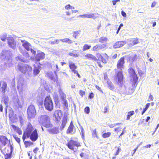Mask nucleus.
<instances>
[{
  "instance_id": "nucleus-1",
  "label": "nucleus",
  "mask_w": 159,
  "mask_h": 159,
  "mask_svg": "<svg viewBox=\"0 0 159 159\" xmlns=\"http://www.w3.org/2000/svg\"><path fill=\"white\" fill-rule=\"evenodd\" d=\"M30 138L32 141H36L38 138L37 129H34V127L30 123H29L25 130L24 131L22 139L25 148H27L33 144L32 142L25 140L27 138Z\"/></svg>"
},
{
  "instance_id": "nucleus-2",
  "label": "nucleus",
  "mask_w": 159,
  "mask_h": 159,
  "mask_svg": "<svg viewBox=\"0 0 159 159\" xmlns=\"http://www.w3.org/2000/svg\"><path fill=\"white\" fill-rule=\"evenodd\" d=\"M39 123L46 128L52 127V125L51 123L50 117L47 115H43L38 118Z\"/></svg>"
},
{
  "instance_id": "nucleus-3",
  "label": "nucleus",
  "mask_w": 159,
  "mask_h": 159,
  "mask_svg": "<svg viewBox=\"0 0 159 159\" xmlns=\"http://www.w3.org/2000/svg\"><path fill=\"white\" fill-rule=\"evenodd\" d=\"M17 67L18 70L22 73L30 76L32 71V67L27 64L19 63Z\"/></svg>"
},
{
  "instance_id": "nucleus-4",
  "label": "nucleus",
  "mask_w": 159,
  "mask_h": 159,
  "mask_svg": "<svg viewBox=\"0 0 159 159\" xmlns=\"http://www.w3.org/2000/svg\"><path fill=\"white\" fill-rule=\"evenodd\" d=\"M66 145L74 152H76L78 151V148L81 146V143L71 139L66 144Z\"/></svg>"
},
{
  "instance_id": "nucleus-5",
  "label": "nucleus",
  "mask_w": 159,
  "mask_h": 159,
  "mask_svg": "<svg viewBox=\"0 0 159 159\" xmlns=\"http://www.w3.org/2000/svg\"><path fill=\"white\" fill-rule=\"evenodd\" d=\"M96 56L97 59H98L100 63L98 62L97 63L98 64L99 66L100 67L102 68V66L101 65L100 61L104 64L107 63V61L108 60L109 56L105 53L102 54L99 53H97Z\"/></svg>"
},
{
  "instance_id": "nucleus-6",
  "label": "nucleus",
  "mask_w": 159,
  "mask_h": 159,
  "mask_svg": "<svg viewBox=\"0 0 159 159\" xmlns=\"http://www.w3.org/2000/svg\"><path fill=\"white\" fill-rule=\"evenodd\" d=\"M44 104L45 107L48 111H51L53 109L52 101L49 95L47 96L45 98Z\"/></svg>"
},
{
  "instance_id": "nucleus-7",
  "label": "nucleus",
  "mask_w": 159,
  "mask_h": 159,
  "mask_svg": "<svg viewBox=\"0 0 159 159\" xmlns=\"http://www.w3.org/2000/svg\"><path fill=\"white\" fill-rule=\"evenodd\" d=\"M28 118V119H33L35 117L36 113L34 106L33 105H30L27 110Z\"/></svg>"
},
{
  "instance_id": "nucleus-8",
  "label": "nucleus",
  "mask_w": 159,
  "mask_h": 159,
  "mask_svg": "<svg viewBox=\"0 0 159 159\" xmlns=\"http://www.w3.org/2000/svg\"><path fill=\"white\" fill-rule=\"evenodd\" d=\"M125 57H121L118 61L116 64V67L118 70H122L125 67Z\"/></svg>"
},
{
  "instance_id": "nucleus-9",
  "label": "nucleus",
  "mask_w": 159,
  "mask_h": 159,
  "mask_svg": "<svg viewBox=\"0 0 159 159\" xmlns=\"http://www.w3.org/2000/svg\"><path fill=\"white\" fill-rule=\"evenodd\" d=\"M62 116V112L60 110L55 111L53 115V117L54 118L55 121L58 123L61 120Z\"/></svg>"
},
{
  "instance_id": "nucleus-10",
  "label": "nucleus",
  "mask_w": 159,
  "mask_h": 159,
  "mask_svg": "<svg viewBox=\"0 0 159 159\" xmlns=\"http://www.w3.org/2000/svg\"><path fill=\"white\" fill-rule=\"evenodd\" d=\"M123 79V72L121 70H120L117 73L114 79L117 80V83H121L122 82Z\"/></svg>"
},
{
  "instance_id": "nucleus-11",
  "label": "nucleus",
  "mask_w": 159,
  "mask_h": 159,
  "mask_svg": "<svg viewBox=\"0 0 159 159\" xmlns=\"http://www.w3.org/2000/svg\"><path fill=\"white\" fill-rule=\"evenodd\" d=\"M8 141L7 138L5 136L0 135V148L5 146Z\"/></svg>"
},
{
  "instance_id": "nucleus-12",
  "label": "nucleus",
  "mask_w": 159,
  "mask_h": 159,
  "mask_svg": "<svg viewBox=\"0 0 159 159\" xmlns=\"http://www.w3.org/2000/svg\"><path fill=\"white\" fill-rule=\"evenodd\" d=\"M85 59L89 60H92L100 63L98 59L95 56L91 53H87L85 55Z\"/></svg>"
},
{
  "instance_id": "nucleus-13",
  "label": "nucleus",
  "mask_w": 159,
  "mask_h": 159,
  "mask_svg": "<svg viewBox=\"0 0 159 159\" xmlns=\"http://www.w3.org/2000/svg\"><path fill=\"white\" fill-rule=\"evenodd\" d=\"M106 45L105 44H97L93 47L92 49V51L93 52L98 51L100 50L104 49L106 47Z\"/></svg>"
},
{
  "instance_id": "nucleus-14",
  "label": "nucleus",
  "mask_w": 159,
  "mask_h": 159,
  "mask_svg": "<svg viewBox=\"0 0 159 159\" xmlns=\"http://www.w3.org/2000/svg\"><path fill=\"white\" fill-rule=\"evenodd\" d=\"M68 120L67 116V115H64L62 120V123L61 125L60 129L61 130H62L66 126Z\"/></svg>"
},
{
  "instance_id": "nucleus-15",
  "label": "nucleus",
  "mask_w": 159,
  "mask_h": 159,
  "mask_svg": "<svg viewBox=\"0 0 159 159\" xmlns=\"http://www.w3.org/2000/svg\"><path fill=\"white\" fill-rule=\"evenodd\" d=\"M8 43L9 47L13 49H15L16 43L14 40L12 38H9L8 39Z\"/></svg>"
},
{
  "instance_id": "nucleus-16",
  "label": "nucleus",
  "mask_w": 159,
  "mask_h": 159,
  "mask_svg": "<svg viewBox=\"0 0 159 159\" xmlns=\"http://www.w3.org/2000/svg\"><path fill=\"white\" fill-rule=\"evenodd\" d=\"M1 85L2 82L1 81H0V91L2 93H5L7 88V84L6 82L3 81L2 87H1Z\"/></svg>"
},
{
  "instance_id": "nucleus-17",
  "label": "nucleus",
  "mask_w": 159,
  "mask_h": 159,
  "mask_svg": "<svg viewBox=\"0 0 159 159\" xmlns=\"http://www.w3.org/2000/svg\"><path fill=\"white\" fill-rule=\"evenodd\" d=\"M125 44V41H119L116 42L113 46L114 48H118L123 46Z\"/></svg>"
},
{
  "instance_id": "nucleus-18",
  "label": "nucleus",
  "mask_w": 159,
  "mask_h": 159,
  "mask_svg": "<svg viewBox=\"0 0 159 159\" xmlns=\"http://www.w3.org/2000/svg\"><path fill=\"white\" fill-rule=\"evenodd\" d=\"M45 57V54L43 52H41L38 53L35 57L37 61H39L40 60L44 59Z\"/></svg>"
},
{
  "instance_id": "nucleus-19",
  "label": "nucleus",
  "mask_w": 159,
  "mask_h": 159,
  "mask_svg": "<svg viewBox=\"0 0 159 159\" xmlns=\"http://www.w3.org/2000/svg\"><path fill=\"white\" fill-rule=\"evenodd\" d=\"M11 126L14 131L16 132L19 135L22 134V131L20 128L14 125H11Z\"/></svg>"
},
{
  "instance_id": "nucleus-20",
  "label": "nucleus",
  "mask_w": 159,
  "mask_h": 159,
  "mask_svg": "<svg viewBox=\"0 0 159 159\" xmlns=\"http://www.w3.org/2000/svg\"><path fill=\"white\" fill-rule=\"evenodd\" d=\"M41 67L40 66H34L33 70V75L34 76L38 75L41 70Z\"/></svg>"
},
{
  "instance_id": "nucleus-21",
  "label": "nucleus",
  "mask_w": 159,
  "mask_h": 159,
  "mask_svg": "<svg viewBox=\"0 0 159 159\" xmlns=\"http://www.w3.org/2000/svg\"><path fill=\"white\" fill-rule=\"evenodd\" d=\"M69 66L70 70H71L72 72L73 73L75 72L77 70L76 69L77 68V66H76L74 63L72 62L70 63L69 65Z\"/></svg>"
},
{
  "instance_id": "nucleus-22",
  "label": "nucleus",
  "mask_w": 159,
  "mask_h": 159,
  "mask_svg": "<svg viewBox=\"0 0 159 159\" xmlns=\"http://www.w3.org/2000/svg\"><path fill=\"white\" fill-rule=\"evenodd\" d=\"M48 131L50 134H56L59 132L58 128L57 127H54L52 129H48Z\"/></svg>"
},
{
  "instance_id": "nucleus-23",
  "label": "nucleus",
  "mask_w": 159,
  "mask_h": 159,
  "mask_svg": "<svg viewBox=\"0 0 159 159\" xmlns=\"http://www.w3.org/2000/svg\"><path fill=\"white\" fill-rule=\"evenodd\" d=\"M9 119L13 122H16L17 120V117L16 114L13 113H10L9 115Z\"/></svg>"
},
{
  "instance_id": "nucleus-24",
  "label": "nucleus",
  "mask_w": 159,
  "mask_h": 159,
  "mask_svg": "<svg viewBox=\"0 0 159 159\" xmlns=\"http://www.w3.org/2000/svg\"><path fill=\"white\" fill-rule=\"evenodd\" d=\"M133 78L132 85L135 86L136 87L138 84V77L136 74L131 76Z\"/></svg>"
},
{
  "instance_id": "nucleus-25",
  "label": "nucleus",
  "mask_w": 159,
  "mask_h": 159,
  "mask_svg": "<svg viewBox=\"0 0 159 159\" xmlns=\"http://www.w3.org/2000/svg\"><path fill=\"white\" fill-rule=\"evenodd\" d=\"M10 147V153L6 154L4 155L5 159H11V153L13 151V148L11 145Z\"/></svg>"
},
{
  "instance_id": "nucleus-26",
  "label": "nucleus",
  "mask_w": 159,
  "mask_h": 159,
  "mask_svg": "<svg viewBox=\"0 0 159 159\" xmlns=\"http://www.w3.org/2000/svg\"><path fill=\"white\" fill-rule=\"evenodd\" d=\"M74 126L72 122L71 121L70 123V125L69 126L67 130V133H70L72 132L73 130V129L74 128Z\"/></svg>"
},
{
  "instance_id": "nucleus-27",
  "label": "nucleus",
  "mask_w": 159,
  "mask_h": 159,
  "mask_svg": "<svg viewBox=\"0 0 159 159\" xmlns=\"http://www.w3.org/2000/svg\"><path fill=\"white\" fill-rule=\"evenodd\" d=\"M22 46L24 47L27 51L30 49V44L27 41L24 42L22 44Z\"/></svg>"
},
{
  "instance_id": "nucleus-28",
  "label": "nucleus",
  "mask_w": 159,
  "mask_h": 159,
  "mask_svg": "<svg viewBox=\"0 0 159 159\" xmlns=\"http://www.w3.org/2000/svg\"><path fill=\"white\" fill-rule=\"evenodd\" d=\"M63 43H67L69 44H71L73 43V41L69 38H65L60 40Z\"/></svg>"
},
{
  "instance_id": "nucleus-29",
  "label": "nucleus",
  "mask_w": 159,
  "mask_h": 159,
  "mask_svg": "<svg viewBox=\"0 0 159 159\" xmlns=\"http://www.w3.org/2000/svg\"><path fill=\"white\" fill-rule=\"evenodd\" d=\"M128 71L130 75L131 76L136 74L134 70L132 67L128 69Z\"/></svg>"
},
{
  "instance_id": "nucleus-30",
  "label": "nucleus",
  "mask_w": 159,
  "mask_h": 159,
  "mask_svg": "<svg viewBox=\"0 0 159 159\" xmlns=\"http://www.w3.org/2000/svg\"><path fill=\"white\" fill-rule=\"evenodd\" d=\"M134 111H129L128 112V114L127 115V117H126V120H129L130 118V117L134 115Z\"/></svg>"
},
{
  "instance_id": "nucleus-31",
  "label": "nucleus",
  "mask_w": 159,
  "mask_h": 159,
  "mask_svg": "<svg viewBox=\"0 0 159 159\" xmlns=\"http://www.w3.org/2000/svg\"><path fill=\"white\" fill-rule=\"evenodd\" d=\"M111 135V133L108 132L103 133L102 135V136L103 138L106 139L110 137Z\"/></svg>"
},
{
  "instance_id": "nucleus-32",
  "label": "nucleus",
  "mask_w": 159,
  "mask_h": 159,
  "mask_svg": "<svg viewBox=\"0 0 159 159\" xmlns=\"http://www.w3.org/2000/svg\"><path fill=\"white\" fill-rule=\"evenodd\" d=\"M139 39L136 38L134 39L131 42V45L132 46H134L135 45L139 43Z\"/></svg>"
},
{
  "instance_id": "nucleus-33",
  "label": "nucleus",
  "mask_w": 159,
  "mask_h": 159,
  "mask_svg": "<svg viewBox=\"0 0 159 159\" xmlns=\"http://www.w3.org/2000/svg\"><path fill=\"white\" fill-rule=\"evenodd\" d=\"M92 137L94 138H96L98 139L99 138L97 134V131L96 129H94L92 131Z\"/></svg>"
},
{
  "instance_id": "nucleus-34",
  "label": "nucleus",
  "mask_w": 159,
  "mask_h": 159,
  "mask_svg": "<svg viewBox=\"0 0 159 159\" xmlns=\"http://www.w3.org/2000/svg\"><path fill=\"white\" fill-rule=\"evenodd\" d=\"M91 46V45H88L87 44H85L83 46L82 50L85 51L89 50Z\"/></svg>"
},
{
  "instance_id": "nucleus-35",
  "label": "nucleus",
  "mask_w": 159,
  "mask_h": 159,
  "mask_svg": "<svg viewBox=\"0 0 159 159\" xmlns=\"http://www.w3.org/2000/svg\"><path fill=\"white\" fill-rule=\"evenodd\" d=\"M13 137L15 140L19 144L20 143V137H18L17 135L16 134H13Z\"/></svg>"
},
{
  "instance_id": "nucleus-36",
  "label": "nucleus",
  "mask_w": 159,
  "mask_h": 159,
  "mask_svg": "<svg viewBox=\"0 0 159 159\" xmlns=\"http://www.w3.org/2000/svg\"><path fill=\"white\" fill-rule=\"evenodd\" d=\"M108 84V88L110 89L111 90H113L114 89V87L112 84V83L111 82H107Z\"/></svg>"
},
{
  "instance_id": "nucleus-37",
  "label": "nucleus",
  "mask_w": 159,
  "mask_h": 159,
  "mask_svg": "<svg viewBox=\"0 0 159 159\" xmlns=\"http://www.w3.org/2000/svg\"><path fill=\"white\" fill-rule=\"evenodd\" d=\"M85 151L86 152H81L80 153V156L81 158H82L85 156H88V152H87V151H88V150L87 149H86L85 150Z\"/></svg>"
},
{
  "instance_id": "nucleus-38",
  "label": "nucleus",
  "mask_w": 159,
  "mask_h": 159,
  "mask_svg": "<svg viewBox=\"0 0 159 159\" xmlns=\"http://www.w3.org/2000/svg\"><path fill=\"white\" fill-rule=\"evenodd\" d=\"M89 15L91 17H90L89 18H92L93 19H95L96 18L98 17V13H96L91 14H89Z\"/></svg>"
},
{
  "instance_id": "nucleus-39",
  "label": "nucleus",
  "mask_w": 159,
  "mask_h": 159,
  "mask_svg": "<svg viewBox=\"0 0 159 159\" xmlns=\"http://www.w3.org/2000/svg\"><path fill=\"white\" fill-rule=\"evenodd\" d=\"M107 39V38L106 37H101L99 38V41L100 43H103L104 42H106Z\"/></svg>"
},
{
  "instance_id": "nucleus-40",
  "label": "nucleus",
  "mask_w": 159,
  "mask_h": 159,
  "mask_svg": "<svg viewBox=\"0 0 159 159\" xmlns=\"http://www.w3.org/2000/svg\"><path fill=\"white\" fill-rule=\"evenodd\" d=\"M84 112L86 114H89L90 111V109L89 107H86L84 109Z\"/></svg>"
},
{
  "instance_id": "nucleus-41",
  "label": "nucleus",
  "mask_w": 159,
  "mask_h": 159,
  "mask_svg": "<svg viewBox=\"0 0 159 159\" xmlns=\"http://www.w3.org/2000/svg\"><path fill=\"white\" fill-rule=\"evenodd\" d=\"M68 55L71 57H78L79 55L76 53H73L72 52H69Z\"/></svg>"
},
{
  "instance_id": "nucleus-42",
  "label": "nucleus",
  "mask_w": 159,
  "mask_h": 159,
  "mask_svg": "<svg viewBox=\"0 0 159 159\" xmlns=\"http://www.w3.org/2000/svg\"><path fill=\"white\" fill-rule=\"evenodd\" d=\"M63 101L64 106L66 108H67L68 107V105L67 100L65 99H63Z\"/></svg>"
},
{
  "instance_id": "nucleus-43",
  "label": "nucleus",
  "mask_w": 159,
  "mask_h": 159,
  "mask_svg": "<svg viewBox=\"0 0 159 159\" xmlns=\"http://www.w3.org/2000/svg\"><path fill=\"white\" fill-rule=\"evenodd\" d=\"M79 94L81 97H83L85 94V92L81 90L79 91Z\"/></svg>"
},
{
  "instance_id": "nucleus-44",
  "label": "nucleus",
  "mask_w": 159,
  "mask_h": 159,
  "mask_svg": "<svg viewBox=\"0 0 159 159\" xmlns=\"http://www.w3.org/2000/svg\"><path fill=\"white\" fill-rule=\"evenodd\" d=\"M28 156L30 157V159H32L33 154L32 151H29L28 153Z\"/></svg>"
},
{
  "instance_id": "nucleus-45",
  "label": "nucleus",
  "mask_w": 159,
  "mask_h": 159,
  "mask_svg": "<svg viewBox=\"0 0 159 159\" xmlns=\"http://www.w3.org/2000/svg\"><path fill=\"white\" fill-rule=\"evenodd\" d=\"M79 34V32L78 31H76L74 32L73 34V36L75 38H76V37Z\"/></svg>"
},
{
  "instance_id": "nucleus-46",
  "label": "nucleus",
  "mask_w": 159,
  "mask_h": 159,
  "mask_svg": "<svg viewBox=\"0 0 159 159\" xmlns=\"http://www.w3.org/2000/svg\"><path fill=\"white\" fill-rule=\"evenodd\" d=\"M94 94L92 92L89 93V98L90 99H92L94 97Z\"/></svg>"
},
{
  "instance_id": "nucleus-47",
  "label": "nucleus",
  "mask_w": 159,
  "mask_h": 159,
  "mask_svg": "<svg viewBox=\"0 0 159 159\" xmlns=\"http://www.w3.org/2000/svg\"><path fill=\"white\" fill-rule=\"evenodd\" d=\"M58 42H59L58 40L56 39V40H54V41L51 42H50V43L51 44L54 45V44H56L57 43H58Z\"/></svg>"
},
{
  "instance_id": "nucleus-48",
  "label": "nucleus",
  "mask_w": 159,
  "mask_h": 159,
  "mask_svg": "<svg viewBox=\"0 0 159 159\" xmlns=\"http://www.w3.org/2000/svg\"><path fill=\"white\" fill-rule=\"evenodd\" d=\"M139 145H140V144L138 145L137 146V147L134 150L133 152L132 153V156H133L134 155V154L136 151L138 149V148L139 146Z\"/></svg>"
},
{
  "instance_id": "nucleus-49",
  "label": "nucleus",
  "mask_w": 159,
  "mask_h": 159,
  "mask_svg": "<svg viewBox=\"0 0 159 159\" xmlns=\"http://www.w3.org/2000/svg\"><path fill=\"white\" fill-rule=\"evenodd\" d=\"M149 99L148 100V101H152L153 100V96L150 94L149 96Z\"/></svg>"
},
{
  "instance_id": "nucleus-50",
  "label": "nucleus",
  "mask_w": 159,
  "mask_h": 159,
  "mask_svg": "<svg viewBox=\"0 0 159 159\" xmlns=\"http://www.w3.org/2000/svg\"><path fill=\"white\" fill-rule=\"evenodd\" d=\"M81 16L83 18H89L90 17H91L89 14H84L81 15Z\"/></svg>"
},
{
  "instance_id": "nucleus-51",
  "label": "nucleus",
  "mask_w": 159,
  "mask_h": 159,
  "mask_svg": "<svg viewBox=\"0 0 159 159\" xmlns=\"http://www.w3.org/2000/svg\"><path fill=\"white\" fill-rule=\"evenodd\" d=\"M19 117L20 119V122L21 123L23 121V117L22 115H20L19 116Z\"/></svg>"
},
{
  "instance_id": "nucleus-52",
  "label": "nucleus",
  "mask_w": 159,
  "mask_h": 159,
  "mask_svg": "<svg viewBox=\"0 0 159 159\" xmlns=\"http://www.w3.org/2000/svg\"><path fill=\"white\" fill-rule=\"evenodd\" d=\"M117 148V150L115 154V155L116 156L119 154V152L120 151V149L119 147Z\"/></svg>"
},
{
  "instance_id": "nucleus-53",
  "label": "nucleus",
  "mask_w": 159,
  "mask_h": 159,
  "mask_svg": "<svg viewBox=\"0 0 159 159\" xmlns=\"http://www.w3.org/2000/svg\"><path fill=\"white\" fill-rule=\"evenodd\" d=\"M120 129H121V128H120V127H117V128H115L114 129V130L115 131L118 132H120L121 131Z\"/></svg>"
},
{
  "instance_id": "nucleus-54",
  "label": "nucleus",
  "mask_w": 159,
  "mask_h": 159,
  "mask_svg": "<svg viewBox=\"0 0 159 159\" xmlns=\"http://www.w3.org/2000/svg\"><path fill=\"white\" fill-rule=\"evenodd\" d=\"M60 73L61 74V75L62 76H63L64 75L65 76H66L67 77H68V75L65 72H61Z\"/></svg>"
},
{
  "instance_id": "nucleus-55",
  "label": "nucleus",
  "mask_w": 159,
  "mask_h": 159,
  "mask_svg": "<svg viewBox=\"0 0 159 159\" xmlns=\"http://www.w3.org/2000/svg\"><path fill=\"white\" fill-rule=\"evenodd\" d=\"M65 7L66 9L68 10L71 7V6L70 4H69L65 6Z\"/></svg>"
},
{
  "instance_id": "nucleus-56",
  "label": "nucleus",
  "mask_w": 159,
  "mask_h": 159,
  "mask_svg": "<svg viewBox=\"0 0 159 159\" xmlns=\"http://www.w3.org/2000/svg\"><path fill=\"white\" fill-rule=\"evenodd\" d=\"M73 73L75 74H76V75L79 78H80L81 77V76H80V75L79 74V73L78 72V71L77 70H76Z\"/></svg>"
},
{
  "instance_id": "nucleus-57",
  "label": "nucleus",
  "mask_w": 159,
  "mask_h": 159,
  "mask_svg": "<svg viewBox=\"0 0 159 159\" xmlns=\"http://www.w3.org/2000/svg\"><path fill=\"white\" fill-rule=\"evenodd\" d=\"M7 37L6 35H5L1 38V39L3 41H5L6 40Z\"/></svg>"
},
{
  "instance_id": "nucleus-58",
  "label": "nucleus",
  "mask_w": 159,
  "mask_h": 159,
  "mask_svg": "<svg viewBox=\"0 0 159 159\" xmlns=\"http://www.w3.org/2000/svg\"><path fill=\"white\" fill-rule=\"evenodd\" d=\"M122 15L124 17H126V13L123 11H122L121 12Z\"/></svg>"
},
{
  "instance_id": "nucleus-59",
  "label": "nucleus",
  "mask_w": 159,
  "mask_h": 159,
  "mask_svg": "<svg viewBox=\"0 0 159 159\" xmlns=\"http://www.w3.org/2000/svg\"><path fill=\"white\" fill-rule=\"evenodd\" d=\"M120 1V0H113L112 1V2L113 5H115L116 4V3L117 2H119Z\"/></svg>"
},
{
  "instance_id": "nucleus-60",
  "label": "nucleus",
  "mask_w": 159,
  "mask_h": 159,
  "mask_svg": "<svg viewBox=\"0 0 159 159\" xmlns=\"http://www.w3.org/2000/svg\"><path fill=\"white\" fill-rule=\"evenodd\" d=\"M138 73L139 76H141L143 74V72L141 70H138Z\"/></svg>"
},
{
  "instance_id": "nucleus-61",
  "label": "nucleus",
  "mask_w": 159,
  "mask_h": 159,
  "mask_svg": "<svg viewBox=\"0 0 159 159\" xmlns=\"http://www.w3.org/2000/svg\"><path fill=\"white\" fill-rule=\"evenodd\" d=\"M96 88L98 90L100 91H102V90L101 89V88L99 87L98 86V85H96L95 86Z\"/></svg>"
},
{
  "instance_id": "nucleus-62",
  "label": "nucleus",
  "mask_w": 159,
  "mask_h": 159,
  "mask_svg": "<svg viewBox=\"0 0 159 159\" xmlns=\"http://www.w3.org/2000/svg\"><path fill=\"white\" fill-rule=\"evenodd\" d=\"M156 4V2H153L152 4L151 7H154L155 6Z\"/></svg>"
},
{
  "instance_id": "nucleus-63",
  "label": "nucleus",
  "mask_w": 159,
  "mask_h": 159,
  "mask_svg": "<svg viewBox=\"0 0 159 159\" xmlns=\"http://www.w3.org/2000/svg\"><path fill=\"white\" fill-rule=\"evenodd\" d=\"M108 107H106L104 108V113H106L107 112Z\"/></svg>"
},
{
  "instance_id": "nucleus-64",
  "label": "nucleus",
  "mask_w": 159,
  "mask_h": 159,
  "mask_svg": "<svg viewBox=\"0 0 159 159\" xmlns=\"http://www.w3.org/2000/svg\"><path fill=\"white\" fill-rule=\"evenodd\" d=\"M39 150V148H36L33 150V152L35 153H36Z\"/></svg>"
}]
</instances>
